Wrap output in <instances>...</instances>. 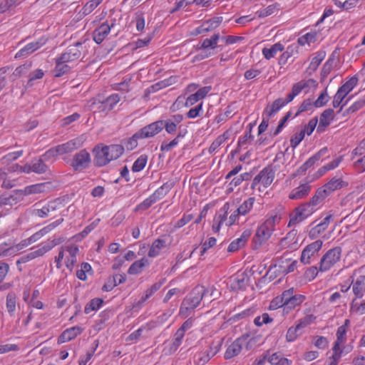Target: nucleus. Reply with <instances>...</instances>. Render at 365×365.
I'll return each instance as SVG.
<instances>
[{
	"label": "nucleus",
	"instance_id": "obj_48",
	"mask_svg": "<svg viewBox=\"0 0 365 365\" xmlns=\"http://www.w3.org/2000/svg\"><path fill=\"white\" fill-rule=\"evenodd\" d=\"M44 72L41 69H36L29 74V80L26 83L27 87H31L34 85V81L41 79L43 77Z\"/></svg>",
	"mask_w": 365,
	"mask_h": 365
},
{
	"label": "nucleus",
	"instance_id": "obj_25",
	"mask_svg": "<svg viewBox=\"0 0 365 365\" xmlns=\"http://www.w3.org/2000/svg\"><path fill=\"white\" fill-rule=\"evenodd\" d=\"M105 148L108 153V157L110 158L109 159L110 161L120 158L123 155L125 150L123 145L118 144L105 145Z\"/></svg>",
	"mask_w": 365,
	"mask_h": 365
},
{
	"label": "nucleus",
	"instance_id": "obj_46",
	"mask_svg": "<svg viewBox=\"0 0 365 365\" xmlns=\"http://www.w3.org/2000/svg\"><path fill=\"white\" fill-rule=\"evenodd\" d=\"M103 0H91L87 2L82 9L84 16L90 14Z\"/></svg>",
	"mask_w": 365,
	"mask_h": 365
},
{
	"label": "nucleus",
	"instance_id": "obj_61",
	"mask_svg": "<svg viewBox=\"0 0 365 365\" xmlns=\"http://www.w3.org/2000/svg\"><path fill=\"white\" fill-rule=\"evenodd\" d=\"M304 134L300 130L299 133H296L293 135L290 139V145L293 148H296L304 139Z\"/></svg>",
	"mask_w": 365,
	"mask_h": 365
},
{
	"label": "nucleus",
	"instance_id": "obj_33",
	"mask_svg": "<svg viewBox=\"0 0 365 365\" xmlns=\"http://www.w3.org/2000/svg\"><path fill=\"white\" fill-rule=\"evenodd\" d=\"M325 56V51H321L315 53V56L312 58V61L307 68V71H309V74L314 72L317 69L318 66L320 65Z\"/></svg>",
	"mask_w": 365,
	"mask_h": 365
},
{
	"label": "nucleus",
	"instance_id": "obj_11",
	"mask_svg": "<svg viewBox=\"0 0 365 365\" xmlns=\"http://www.w3.org/2000/svg\"><path fill=\"white\" fill-rule=\"evenodd\" d=\"M82 46V43L77 41L74 45L68 46L66 50L59 56L60 61L70 63L78 60L81 56V51L79 47Z\"/></svg>",
	"mask_w": 365,
	"mask_h": 365
},
{
	"label": "nucleus",
	"instance_id": "obj_64",
	"mask_svg": "<svg viewBox=\"0 0 365 365\" xmlns=\"http://www.w3.org/2000/svg\"><path fill=\"white\" fill-rule=\"evenodd\" d=\"M316 39V35L314 34L307 33L305 35L298 38V43L304 46L306 43L314 42Z\"/></svg>",
	"mask_w": 365,
	"mask_h": 365
},
{
	"label": "nucleus",
	"instance_id": "obj_45",
	"mask_svg": "<svg viewBox=\"0 0 365 365\" xmlns=\"http://www.w3.org/2000/svg\"><path fill=\"white\" fill-rule=\"evenodd\" d=\"M148 160V156L145 155H141L133 163L132 166L133 172H140L146 165Z\"/></svg>",
	"mask_w": 365,
	"mask_h": 365
},
{
	"label": "nucleus",
	"instance_id": "obj_36",
	"mask_svg": "<svg viewBox=\"0 0 365 365\" xmlns=\"http://www.w3.org/2000/svg\"><path fill=\"white\" fill-rule=\"evenodd\" d=\"M173 187V183L172 182H167L157 189L151 195L155 198V200L157 201L165 197Z\"/></svg>",
	"mask_w": 365,
	"mask_h": 365
},
{
	"label": "nucleus",
	"instance_id": "obj_40",
	"mask_svg": "<svg viewBox=\"0 0 365 365\" xmlns=\"http://www.w3.org/2000/svg\"><path fill=\"white\" fill-rule=\"evenodd\" d=\"M31 170L37 174H43L48 170V166L44 163L43 159L39 158L31 162Z\"/></svg>",
	"mask_w": 365,
	"mask_h": 365
},
{
	"label": "nucleus",
	"instance_id": "obj_39",
	"mask_svg": "<svg viewBox=\"0 0 365 365\" xmlns=\"http://www.w3.org/2000/svg\"><path fill=\"white\" fill-rule=\"evenodd\" d=\"M222 21V16H216L202 23L205 32H210L217 28Z\"/></svg>",
	"mask_w": 365,
	"mask_h": 365
},
{
	"label": "nucleus",
	"instance_id": "obj_28",
	"mask_svg": "<svg viewBox=\"0 0 365 365\" xmlns=\"http://www.w3.org/2000/svg\"><path fill=\"white\" fill-rule=\"evenodd\" d=\"M165 247L166 241L165 240L158 238L153 242L148 251V255L150 257H155L160 254V251Z\"/></svg>",
	"mask_w": 365,
	"mask_h": 365
},
{
	"label": "nucleus",
	"instance_id": "obj_12",
	"mask_svg": "<svg viewBox=\"0 0 365 365\" xmlns=\"http://www.w3.org/2000/svg\"><path fill=\"white\" fill-rule=\"evenodd\" d=\"M163 129V120H157L140 129L138 136L143 137V138H151L158 134Z\"/></svg>",
	"mask_w": 365,
	"mask_h": 365
},
{
	"label": "nucleus",
	"instance_id": "obj_34",
	"mask_svg": "<svg viewBox=\"0 0 365 365\" xmlns=\"http://www.w3.org/2000/svg\"><path fill=\"white\" fill-rule=\"evenodd\" d=\"M66 63V61H60L59 57L56 59V66L54 68V76L56 77L62 76L70 71L71 67Z\"/></svg>",
	"mask_w": 365,
	"mask_h": 365
},
{
	"label": "nucleus",
	"instance_id": "obj_63",
	"mask_svg": "<svg viewBox=\"0 0 365 365\" xmlns=\"http://www.w3.org/2000/svg\"><path fill=\"white\" fill-rule=\"evenodd\" d=\"M316 319V317L313 314H309L305 316L304 318L301 319L297 324V328H304L309 324H310L312 322H313Z\"/></svg>",
	"mask_w": 365,
	"mask_h": 365
},
{
	"label": "nucleus",
	"instance_id": "obj_20",
	"mask_svg": "<svg viewBox=\"0 0 365 365\" xmlns=\"http://www.w3.org/2000/svg\"><path fill=\"white\" fill-rule=\"evenodd\" d=\"M312 82V83H314V81L313 79H309L308 81H301L297 83H294L292 88V91L290 93H289L287 96V98H286V101L287 102L290 103L291 101H292L294 100V98L298 96L301 92L305 88H307L309 86V83Z\"/></svg>",
	"mask_w": 365,
	"mask_h": 365
},
{
	"label": "nucleus",
	"instance_id": "obj_32",
	"mask_svg": "<svg viewBox=\"0 0 365 365\" xmlns=\"http://www.w3.org/2000/svg\"><path fill=\"white\" fill-rule=\"evenodd\" d=\"M50 182H43L27 186L24 189L26 195L41 193L49 189Z\"/></svg>",
	"mask_w": 365,
	"mask_h": 365
},
{
	"label": "nucleus",
	"instance_id": "obj_4",
	"mask_svg": "<svg viewBox=\"0 0 365 365\" xmlns=\"http://www.w3.org/2000/svg\"><path fill=\"white\" fill-rule=\"evenodd\" d=\"M358 78L356 76L351 77L349 81L339 88L334 96L332 106L334 108H338L343 102L346 96L353 90L357 85Z\"/></svg>",
	"mask_w": 365,
	"mask_h": 365
},
{
	"label": "nucleus",
	"instance_id": "obj_19",
	"mask_svg": "<svg viewBox=\"0 0 365 365\" xmlns=\"http://www.w3.org/2000/svg\"><path fill=\"white\" fill-rule=\"evenodd\" d=\"M251 235V231L250 230H245L241 236L233 240L228 246L227 251L230 252H234L238 250L240 248L242 247L249 237Z\"/></svg>",
	"mask_w": 365,
	"mask_h": 365
},
{
	"label": "nucleus",
	"instance_id": "obj_59",
	"mask_svg": "<svg viewBox=\"0 0 365 365\" xmlns=\"http://www.w3.org/2000/svg\"><path fill=\"white\" fill-rule=\"evenodd\" d=\"M155 202V198L153 197L152 195H150L137 206L135 210H146Z\"/></svg>",
	"mask_w": 365,
	"mask_h": 365
},
{
	"label": "nucleus",
	"instance_id": "obj_47",
	"mask_svg": "<svg viewBox=\"0 0 365 365\" xmlns=\"http://www.w3.org/2000/svg\"><path fill=\"white\" fill-rule=\"evenodd\" d=\"M180 333L181 332H178V331L175 332V334L174 335L173 340L172 343H170V348H169L170 353L175 352L178 349V347L180 346V344L182 343V340L184 337V336L182 334H181Z\"/></svg>",
	"mask_w": 365,
	"mask_h": 365
},
{
	"label": "nucleus",
	"instance_id": "obj_16",
	"mask_svg": "<svg viewBox=\"0 0 365 365\" xmlns=\"http://www.w3.org/2000/svg\"><path fill=\"white\" fill-rule=\"evenodd\" d=\"M351 286L356 298H362L365 294V276L360 275L355 280L351 276Z\"/></svg>",
	"mask_w": 365,
	"mask_h": 365
},
{
	"label": "nucleus",
	"instance_id": "obj_23",
	"mask_svg": "<svg viewBox=\"0 0 365 365\" xmlns=\"http://www.w3.org/2000/svg\"><path fill=\"white\" fill-rule=\"evenodd\" d=\"M81 145L80 140L75 138L65 143L57 145L58 153L63 155L66 153H71Z\"/></svg>",
	"mask_w": 365,
	"mask_h": 365
},
{
	"label": "nucleus",
	"instance_id": "obj_51",
	"mask_svg": "<svg viewBox=\"0 0 365 365\" xmlns=\"http://www.w3.org/2000/svg\"><path fill=\"white\" fill-rule=\"evenodd\" d=\"M6 308L10 314L13 315L16 309V295L14 293H9L6 297Z\"/></svg>",
	"mask_w": 365,
	"mask_h": 365
},
{
	"label": "nucleus",
	"instance_id": "obj_42",
	"mask_svg": "<svg viewBox=\"0 0 365 365\" xmlns=\"http://www.w3.org/2000/svg\"><path fill=\"white\" fill-rule=\"evenodd\" d=\"M254 202V197L248 198L236 210V212L237 215H245L252 208Z\"/></svg>",
	"mask_w": 365,
	"mask_h": 365
},
{
	"label": "nucleus",
	"instance_id": "obj_41",
	"mask_svg": "<svg viewBox=\"0 0 365 365\" xmlns=\"http://www.w3.org/2000/svg\"><path fill=\"white\" fill-rule=\"evenodd\" d=\"M327 197L326 192L322 190V187H319L315 192V195L312 197L311 200L308 202L312 207L315 208V207L322 202Z\"/></svg>",
	"mask_w": 365,
	"mask_h": 365
},
{
	"label": "nucleus",
	"instance_id": "obj_14",
	"mask_svg": "<svg viewBox=\"0 0 365 365\" xmlns=\"http://www.w3.org/2000/svg\"><path fill=\"white\" fill-rule=\"evenodd\" d=\"M334 118V111L332 108H327L324 110L319 118V123L317 128V132L319 133H323L326 128H327Z\"/></svg>",
	"mask_w": 365,
	"mask_h": 365
},
{
	"label": "nucleus",
	"instance_id": "obj_44",
	"mask_svg": "<svg viewBox=\"0 0 365 365\" xmlns=\"http://www.w3.org/2000/svg\"><path fill=\"white\" fill-rule=\"evenodd\" d=\"M305 299V296L302 294H294V297L290 299L284 309H293L296 307L299 306Z\"/></svg>",
	"mask_w": 365,
	"mask_h": 365
},
{
	"label": "nucleus",
	"instance_id": "obj_53",
	"mask_svg": "<svg viewBox=\"0 0 365 365\" xmlns=\"http://www.w3.org/2000/svg\"><path fill=\"white\" fill-rule=\"evenodd\" d=\"M318 160L315 159L314 156L309 158L302 166L297 169V173L299 175L304 174L309 168L313 166Z\"/></svg>",
	"mask_w": 365,
	"mask_h": 365
},
{
	"label": "nucleus",
	"instance_id": "obj_2",
	"mask_svg": "<svg viewBox=\"0 0 365 365\" xmlns=\"http://www.w3.org/2000/svg\"><path fill=\"white\" fill-rule=\"evenodd\" d=\"M341 255V248L340 247H335L328 250L321 258L319 270L322 272L329 270L339 261Z\"/></svg>",
	"mask_w": 365,
	"mask_h": 365
},
{
	"label": "nucleus",
	"instance_id": "obj_31",
	"mask_svg": "<svg viewBox=\"0 0 365 365\" xmlns=\"http://www.w3.org/2000/svg\"><path fill=\"white\" fill-rule=\"evenodd\" d=\"M284 50V46L280 43H277L272 45L270 48H264L262 49V54L267 60L275 56L278 52H282Z\"/></svg>",
	"mask_w": 365,
	"mask_h": 365
},
{
	"label": "nucleus",
	"instance_id": "obj_60",
	"mask_svg": "<svg viewBox=\"0 0 365 365\" xmlns=\"http://www.w3.org/2000/svg\"><path fill=\"white\" fill-rule=\"evenodd\" d=\"M249 130L245 133V134L241 137L238 140V146L243 147L245 146L249 140H252L254 136L252 135V124L249 125Z\"/></svg>",
	"mask_w": 365,
	"mask_h": 365
},
{
	"label": "nucleus",
	"instance_id": "obj_35",
	"mask_svg": "<svg viewBox=\"0 0 365 365\" xmlns=\"http://www.w3.org/2000/svg\"><path fill=\"white\" fill-rule=\"evenodd\" d=\"M268 361L272 365H290L291 361L283 357V354L280 352L272 354L268 357Z\"/></svg>",
	"mask_w": 365,
	"mask_h": 365
},
{
	"label": "nucleus",
	"instance_id": "obj_10",
	"mask_svg": "<svg viewBox=\"0 0 365 365\" xmlns=\"http://www.w3.org/2000/svg\"><path fill=\"white\" fill-rule=\"evenodd\" d=\"M47 41L48 38L43 36L36 41L26 44L24 48L20 49L16 53L15 58H17L28 56L29 55L31 54L34 51H37L38 48H41L43 45H45Z\"/></svg>",
	"mask_w": 365,
	"mask_h": 365
},
{
	"label": "nucleus",
	"instance_id": "obj_13",
	"mask_svg": "<svg viewBox=\"0 0 365 365\" xmlns=\"http://www.w3.org/2000/svg\"><path fill=\"white\" fill-rule=\"evenodd\" d=\"M93 152L94 153L93 163L96 166L103 167L110 162L105 146L101 148L97 145L93 148Z\"/></svg>",
	"mask_w": 365,
	"mask_h": 365
},
{
	"label": "nucleus",
	"instance_id": "obj_58",
	"mask_svg": "<svg viewBox=\"0 0 365 365\" xmlns=\"http://www.w3.org/2000/svg\"><path fill=\"white\" fill-rule=\"evenodd\" d=\"M279 308H282V311L284 312V303L283 302L282 299H281L280 296H277L275 298H274L269 306V309L270 310H275Z\"/></svg>",
	"mask_w": 365,
	"mask_h": 365
},
{
	"label": "nucleus",
	"instance_id": "obj_24",
	"mask_svg": "<svg viewBox=\"0 0 365 365\" xmlns=\"http://www.w3.org/2000/svg\"><path fill=\"white\" fill-rule=\"evenodd\" d=\"M310 189L311 187L308 184L301 185L298 187L292 190L289 195V197L291 200L302 199L307 195H308Z\"/></svg>",
	"mask_w": 365,
	"mask_h": 365
},
{
	"label": "nucleus",
	"instance_id": "obj_56",
	"mask_svg": "<svg viewBox=\"0 0 365 365\" xmlns=\"http://www.w3.org/2000/svg\"><path fill=\"white\" fill-rule=\"evenodd\" d=\"M99 344L98 340H95L93 344V347L91 351H88L86 354V359H81L79 360V365H86L87 362L92 358V356L94 354V352L96 351V349L98 348Z\"/></svg>",
	"mask_w": 365,
	"mask_h": 365
},
{
	"label": "nucleus",
	"instance_id": "obj_1",
	"mask_svg": "<svg viewBox=\"0 0 365 365\" xmlns=\"http://www.w3.org/2000/svg\"><path fill=\"white\" fill-rule=\"evenodd\" d=\"M207 289L202 285L196 286L182 302L180 314L186 317L188 312L195 309L200 303Z\"/></svg>",
	"mask_w": 365,
	"mask_h": 365
},
{
	"label": "nucleus",
	"instance_id": "obj_8",
	"mask_svg": "<svg viewBox=\"0 0 365 365\" xmlns=\"http://www.w3.org/2000/svg\"><path fill=\"white\" fill-rule=\"evenodd\" d=\"M323 242L321 240H317L314 242L307 245L301 255L300 261L304 264L311 263V259L314 257L322 248Z\"/></svg>",
	"mask_w": 365,
	"mask_h": 365
},
{
	"label": "nucleus",
	"instance_id": "obj_5",
	"mask_svg": "<svg viewBox=\"0 0 365 365\" xmlns=\"http://www.w3.org/2000/svg\"><path fill=\"white\" fill-rule=\"evenodd\" d=\"M273 230L270 222H264L259 226L253 237L255 247L257 248L258 246L264 243L270 237Z\"/></svg>",
	"mask_w": 365,
	"mask_h": 365
},
{
	"label": "nucleus",
	"instance_id": "obj_7",
	"mask_svg": "<svg viewBox=\"0 0 365 365\" xmlns=\"http://www.w3.org/2000/svg\"><path fill=\"white\" fill-rule=\"evenodd\" d=\"M90 162V154L83 149L73 155L71 165L74 170L81 171L88 167Z\"/></svg>",
	"mask_w": 365,
	"mask_h": 365
},
{
	"label": "nucleus",
	"instance_id": "obj_43",
	"mask_svg": "<svg viewBox=\"0 0 365 365\" xmlns=\"http://www.w3.org/2000/svg\"><path fill=\"white\" fill-rule=\"evenodd\" d=\"M103 303V299L94 298L91 299L85 307L84 312L86 314L90 313L91 311L98 310Z\"/></svg>",
	"mask_w": 365,
	"mask_h": 365
},
{
	"label": "nucleus",
	"instance_id": "obj_37",
	"mask_svg": "<svg viewBox=\"0 0 365 365\" xmlns=\"http://www.w3.org/2000/svg\"><path fill=\"white\" fill-rule=\"evenodd\" d=\"M120 101L118 94H112L102 101V106L103 110H111L115 105Z\"/></svg>",
	"mask_w": 365,
	"mask_h": 365
},
{
	"label": "nucleus",
	"instance_id": "obj_3",
	"mask_svg": "<svg viewBox=\"0 0 365 365\" xmlns=\"http://www.w3.org/2000/svg\"><path fill=\"white\" fill-rule=\"evenodd\" d=\"M315 210L316 208L312 207L308 202L300 205L294 209L292 214H290V220L288 226H294L301 222L310 216Z\"/></svg>",
	"mask_w": 365,
	"mask_h": 365
},
{
	"label": "nucleus",
	"instance_id": "obj_55",
	"mask_svg": "<svg viewBox=\"0 0 365 365\" xmlns=\"http://www.w3.org/2000/svg\"><path fill=\"white\" fill-rule=\"evenodd\" d=\"M55 208L51 205L43 206L41 209H36L34 210V213L39 217H46L51 211H53Z\"/></svg>",
	"mask_w": 365,
	"mask_h": 365
},
{
	"label": "nucleus",
	"instance_id": "obj_38",
	"mask_svg": "<svg viewBox=\"0 0 365 365\" xmlns=\"http://www.w3.org/2000/svg\"><path fill=\"white\" fill-rule=\"evenodd\" d=\"M148 264V259L145 257L134 262L128 270L129 274H138L143 271V267Z\"/></svg>",
	"mask_w": 365,
	"mask_h": 365
},
{
	"label": "nucleus",
	"instance_id": "obj_22",
	"mask_svg": "<svg viewBox=\"0 0 365 365\" xmlns=\"http://www.w3.org/2000/svg\"><path fill=\"white\" fill-rule=\"evenodd\" d=\"M126 276L125 274H115V276L110 277L102 287V290L105 292L111 291L117 285L125 282Z\"/></svg>",
	"mask_w": 365,
	"mask_h": 365
},
{
	"label": "nucleus",
	"instance_id": "obj_21",
	"mask_svg": "<svg viewBox=\"0 0 365 365\" xmlns=\"http://www.w3.org/2000/svg\"><path fill=\"white\" fill-rule=\"evenodd\" d=\"M286 100L281 98L276 99L271 105H268L264 110L263 115L267 118H271L275 115L284 106L287 104Z\"/></svg>",
	"mask_w": 365,
	"mask_h": 365
},
{
	"label": "nucleus",
	"instance_id": "obj_50",
	"mask_svg": "<svg viewBox=\"0 0 365 365\" xmlns=\"http://www.w3.org/2000/svg\"><path fill=\"white\" fill-rule=\"evenodd\" d=\"M10 71L11 68L9 66L0 68V92L7 84V76Z\"/></svg>",
	"mask_w": 365,
	"mask_h": 365
},
{
	"label": "nucleus",
	"instance_id": "obj_54",
	"mask_svg": "<svg viewBox=\"0 0 365 365\" xmlns=\"http://www.w3.org/2000/svg\"><path fill=\"white\" fill-rule=\"evenodd\" d=\"M272 321L273 319L271 318L267 313H264L262 316L257 317L254 320V323L256 326L261 327L263 324H267Z\"/></svg>",
	"mask_w": 365,
	"mask_h": 365
},
{
	"label": "nucleus",
	"instance_id": "obj_49",
	"mask_svg": "<svg viewBox=\"0 0 365 365\" xmlns=\"http://www.w3.org/2000/svg\"><path fill=\"white\" fill-rule=\"evenodd\" d=\"M329 100V96L327 93V88H326L317 99L314 102V106L316 108H320L325 106Z\"/></svg>",
	"mask_w": 365,
	"mask_h": 365
},
{
	"label": "nucleus",
	"instance_id": "obj_6",
	"mask_svg": "<svg viewBox=\"0 0 365 365\" xmlns=\"http://www.w3.org/2000/svg\"><path fill=\"white\" fill-rule=\"evenodd\" d=\"M274 173L275 172L271 166L264 168L253 179L252 188L254 189L259 183H262L265 187H268L274 178Z\"/></svg>",
	"mask_w": 365,
	"mask_h": 365
},
{
	"label": "nucleus",
	"instance_id": "obj_17",
	"mask_svg": "<svg viewBox=\"0 0 365 365\" xmlns=\"http://www.w3.org/2000/svg\"><path fill=\"white\" fill-rule=\"evenodd\" d=\"M83 331V329L78 326H75L71 328H68L63 331L61 334L58 338V343L62 344L66 341H69L74 338H76L78 335H79Z\"/></svg>",
	"mask_w": 365,
	"mask_h": 365
},
{
	"label": "nucleus",
	"instance_id": "obj_52",
	"mask_svg": "<svg viewBox=\"0 0 365 365\" xmlns=\"http://www.w3.org/2000/svg\"><path fill=\"white\" fill-rule=\"evenodd\" d=\"M317 123H318V118L317 117H314L313 118H312L308 124L305 125L302 129L301 130L302 131V133H304V134H307V135H310L313 131L314 130L317 125Z\"/></svg>",
	"mask_w": 365,
	"mask_h": 365
},
{
	"label": "nucleus",
	"instance_id": "obj_30",
	"mask_svg": "<svg viewBox=\"0 0 365 365\" xmlns=\"http://www.w3.org/2000/svg\"><path fill=\"white\" fill-rule=\"evenodd\" d=\"M32 67L31 61H26L24 64L18 66L11 75L12 81H16L18 78L26 75L30 73V70Z\"/></svg>",
	"mask_w": 365,
	"mask_h": 365
},
{
	"label": "nucleus",
	"instance_id": "obj_26",
	"mask_svg": "<svg viewBox=\"0 0 365 365\" xmlns=\"http://www.w3.org/2000/svg\"><path fill=\"white\" fill-rule=\"evenodd\" d=\"M66 250L69 253V256L66 257L65 262L66 266L70 270H72L77 262L76 255L78 252V248L77 246H67Z\"/></svg>",
	"mask_w": 365,
	"mask_h": 365
},
{
	"label": "nucleus",
	"instance_id": "obj_18",
	"mask_svg": "<svg viewBox=\"0 0 365 365\" xmlns=\"http://www.w3.org/2000/svg\"><path fill=\"white\" fill-rule=\"evenodd\" d=\"M346 185L347 183L343 181L341 178H337L334 177L321 187L326 192V194L328 197L334 191L341 189Z\"/></svg>",
	"mask_w": 365,
	"mask_h": 365
},
{
	"label": "nucleus",
	"instance_id": "obj_62",
	"mask_svg": "<svg viewBox=\"0 0 365 365\" xmlns=\"http://www.w3.org/2000/svg\"><path fill=\"white\" fill-rule=\"evenodd\" d=\"M226 140L225 135L218 136L210 145L209 148V153L215 152Z\"/></svg>",
	"mask_w": 365,
	"mask_h": 365
},
{
	"label": "nucleus",
	"instance_id": "obj_29",
	"mask_svg": "<svg viewBox=\"0 0 365 365\" xmlns=\"http://www.w3.org/2000/svg\"><path fill=\"white\" fill-rule=\"evenodd\" d=\"M220 38V34H213L210 38H205L203 40L200 46H197V49H215L217 48V42Z\"/></svg>",
	"mask_w": 365,
	"mask_h": 365
},
{
	"label": "nucleus",
	"instance_id": "obj_9",
	"mask_svg": "<svg viewBox=\"0 0 365 365\" xmlns=\"http://www.w3.org/2000/svg\"><path fill=\"white\" fill-rule=\"evenodd\" d=\"M248 334H244L236 339L227 349L224 357L225 359H230L237 356L242 351V346L247 343Z\"/></svg>",
	"mask_w": 365,
	"mask_h": 365
},
{
	"label": "nucleus",
	"instance_id": "obj_15",
	"mask_svg": "<svg viewBox=\"0 0 365 365\" xmlns=\"http://www.w3.org/2000/svg\"><path fill=\"white\" fill-rule=\"evenodd\" d=\"M113 25L114 24L109 25L108 23L105 22L96 28L93 33V41L98 44L102 43L110 33L111 27H113Z\"/></svg>",
	"mask_w": 365,
	"mask_h": 365
},
{
	"label": "nucleus",
	"instance_id": "obj_57",
	"mask_svg": "<svg viewBox=\"0 0 365 365\" xmlns=\"http://www.w3.org/2000/svg\"><path fill=\"white\" fill-rule=\"evenodd\" d=\"M138 131H137L131 138H130L126 143H125V148L128 150H132L138 145V140L139 139H143V137L136 136L138 135Z\"/></svg>",
	"mask_w": 365,
	"mask_h": 365
},
{
	"label": "nucleus",
	"instance_id": "obj_27",
	"mask_svg": "<svg viewBox=\"0 0 365 365\" xmlns=\"http://www.w3.org/2000/svg\"><path fill=\"white\" fill-rule=\"evenodd\" d=\"M163 285V282H158L153 284L150 288H148L145 292V295L142 297L141 299L139 300L133 307H140L143 304L149 299L155 292L160 289Z\"/></svg>",
	"mask_w": 365,
	"mask_h": 365
}]
</instances>
